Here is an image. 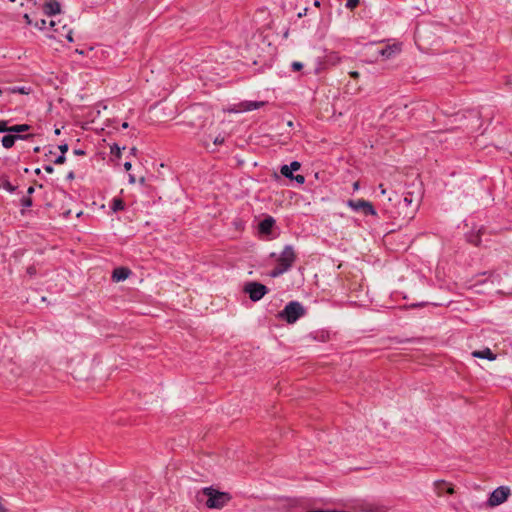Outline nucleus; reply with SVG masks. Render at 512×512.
Here are the masks:
<instances>
[{"instance_id": "f257e3e1", "label": "nucleus", "mask_w": 512, "mask_h": 512, "mask_svg": "<svg viewBox=\"0 0 512 512\" xmlns=\"http://www.w3.org/2000/svg\"><path fill=\"white\" fill-rule=\"evenodd\" d=\"M296 260V254L291 245H286L280 255L277 257V265L270 271L269 275L272 278H277L293 266Z\"/></svg>"}, {"instance_id": "f03ea898", "label": "nucleus", "mask_w": 512, "mask_h": 512, "mask_svg": "<svg viewBox=\"0 0 512 512\" xmlns=\"http://www.w3.org/2000/svg\"><path fill=\"white\" fill-rule=\"evenodd\" d=\"M201 494L207 497L205 504L210 509H222L232 499V496L228 492L218 491L212 486L204 487L201 490Z\"/></svg>"}, {"instance_id": "7ed1b4c3", "label": "nucleus", "mask_w": 512, "mask_h": 512, "mask_svg": "<svg viewBox=\"0 0 512 512\" xmlns=\"http://www.w3.org/2000/svg\"><path fill=\"white\" fill-rule=\"evenodd\" d=\"M304 315L305 308L303 305L298 301H291L279 312L278 317L289 324H293Z\"/></svg>"}, {"instance_id": "20e7f679", "label": "nucleus", "mask_w": 512, "mask_h": 512, "mask_svg": "<svg viewBox=\"0 0 512 512\" xmlns=\"http://www.w3.org/2000/svg\"><path fill=\"white\" fill-rule=\"evenodd\" d=\"M49 38L55 39L58 42H62L63 39L73 42L72 29L68 28L66 24H61V21H49Z\"/></svg>"}, {"instance_id": "39448f33", "label": "nucleus", "mask_w": 512, "mask_h": 512, "mask_svg": "<svg viewBox=\"0 0 512 512\" xmlns=\"http://www.w3.org/2000/svg\"><path fill=\"white\" fill-rule=\"evenodd\" d=\"M208 112L202 105L191 106L186 111L187 123L194 128L202 129L205 124Z\"/></svg>"}, {"instance_id": "423d86ee", "label": "nucleus", "mask_w": 512, "mask_h": 512, "mask_svg": "<svg viewBox=\"0 0 512 512\" xmlns=\"http://www.w3.org/2000/svg\"><path fill=\"white\" fill-rule=\"evenodd\" d=\"M420 198L418 196L414 197L413 193L408 192L405 194L404 198L399 202V209L403 211V218L412 219L419 207Z\"/></svg>"}, {"instance_id": "0eeeda50", "label": "nucleus", "mask_w": 512, "mask_h": 512, "mask_svg": "<svg viewBox=\"0 0 512 512\" xmlns=\"http://www.w3.org/2000/svg\"><path fill=\"white\" fill-rule=\"evenodd\" d=\"M243 290L249 295V298L253 302L261 300L269 292L266 285L255 281L247 282Z\"/></svg>"}, {"instance_id": "6e6552de", "label": "nucleus", "mask_w": 512, "mask_h": 512, "mask_svg": "<svg viewBox=\"0 0 512 512\" xmlns=\"http://www.w3.org/2000/svg\"><path fill=\"white\" fill-rule=\"evenodd\" d=\"M510 495V489L506 486L496 488L488 498V505L495 507L505 502Z\"/></svg>"}, {"instance_id": "1a4fd4ad", "label": "nucleus", "mask_w": 512, "mask_h": 512, "mask_svg": "<svg viewBox=\"0 0 512 512\" xmlns=\"http://www.w3.org/2000/svg\"><path fill=\"white\" fill-rule=\"evenodd\" d=\"M347 205L354 211H362L364 215H376L377 212L371 202L364 199L348 200Z\"/></svg>"}, {"instance_id": "9d476101", "label": "nucleus", "mask_w": 512, "mask_h": 512, "mask_svg": "<svg viewBox=\"0 0 512 512\" xmlns=\"http://www.w3.org/2000/svg\"><path fill=\"white\" fill-rule=\"evenodd\" d=\"M276 221L272 216L265 217L258 224V231L262 235H270L272 232V228L274 227Z\"/></svg>"}, {"instance_id": "9b49d317", "label": "nucleus", "mask_w": 512, "mask_h": 512, "mask_svg": "<svg viewBox=\"0 0 512 512\" xmlns=\"http://www.w3.org/2000/svg\"><path fill=\"white\" fill-rule=\"evenodd\" d=\"M301 167L300 162L292 161L289 165H283L280 169L281 174L288 179L293 177V172L298 171Z\"/></svg>"}, {"instance_id": "f8f14e48", "label": "nucleus", "mask_w": 512, "mask_h": 512, "mask_svg": "<svg viewBox=\"0 0 512 512\" xmlns=\"http://www.w3.org/2000/svg\"><path fill=\"white\" fill-rule=\"evenodd\" d=\"M32 135H14V134H8L2 137V145L4 148L9 149L12 148L15 144V141L17 139H27L31 137Z\"/></svg>"}, {"instance_id": "ddd939ff", "label": "nucleus", "mask_w": 512, "mask_h": 512, "mask_svg": "<svg viewBox=\"0 0 512 512\" xmlns=\"http://www.w3.org/2000/svg\"><path fill=\"white\" fill-rule=\"evenodd\" d=\"M131 274V270L127 267H118L112 273L113 281L120 282L126 280Z\"/></svg>"}, {"instance_id": "4468645a", "label": "nucleus", "mask_w": 512, "mask_h": 512, "mask_svg": "<svg viewBox=\"0 0 512 512\" xmlns=\"http://www.w3.org/2000/svg\"><path fill=\"white\" fill-rule=\"evenodd\" d=\"M473 357L480 358V359H487V360H494L496 358L495 354L489 349L486 348L481 351H474L472 353Z\"/></svg>"}, {"instance_id": "2eb2a0df", "label": "nucleus", "mask_w": 512, "mask_h": 512, "mask_svg": "<svg viewBox=\"0 0 512 512\" xmlns=\"http://www.w3.org/2000/svg\"><path fill=\"white\" fill-rule=\"evenodd\" d=\"M264 105V102H258V101H245L241 103V108L243 111H252L259 109Z\"/></svg>"}, {"instance_id": "dca6fc26", "label": "nucleus", "mask_w": 512, "mask_h": 512, "mask_svg": "<svg viewBox=\"0 0 512 512\" xmlns=\"http://www.w3.org/2000/svg\"><path fill=\"white\" fill-rule=\"evenodd\" d=\"M6 90H7V93L8 94H15V93H19V94H29L30 92V89L25 87V86H13V87H6Z\"/></svg>"}, {"instance_id": "f3484780", "label": "nucleus", "mask_w": 512, "mask_h": 512, "mask_svg": "<svg viewBox=\"0 0 512 512\" xmlns=\"http://www.w3.org/2000/svg\"><path fill=\"white\" fill-rule=\"evenodd\" d=\"M125 208V203L121 198H113L111 203V209L114 212L122 211Z\"/></svg>"}, {"instance_id": "a211bd4d", "label": "nucleus", "mask_w": 512, "mask_h": 512, "mask_svg": "<svg viewBox=\"0 0 512 512\" xmlns=\"http://www.w3.org/2000/svg\"><path fill=\"white\" fill-rule=\"evenodd\" d=\"M30 129L28 124H18L10 126V133H15L14 135H20L19 133L26 132Z\"/></svg>"}, {"instance_id": "6ab92c4d", "label": "nucleus", "mask_w": 512, "mask_h": 512, "mask_svg": "<svg viewBox=\"0 0 512 512\" xmlns=\"http://www.w3.org/2000/svg\"><path fill=\"white\" fill-rule=\"evenodd\" d=\"M0 188L5 189L9 193H13L16 190V186L12 185L7 178L0 179Z\"/></svg>"}, {"instance_id": "aec40b11", "label": "nucleus", "mask_w": 512, "mask_h": 512, "mask_svg": "<svg viewBox=\"0 0 512 512\" xmlns=\"http://www.w3.org/2000/svg\"><path fill=\"white\" fill-rule=\"evenodd\" d=\"M34 27H36L39 30L46 31L49 33V24L47 25L46 19H35L34 21Z\"/></svg>"}, {"instance_id": "412c9836", "label": "nucleus", "mask_w": 512, "mask_h": 512, "mask_svg": "<svg viewBox=\"0 0 512 512\" xmlns=\"http://www.w3.org/2000/svg\"><path fill=\"white\" fill-rule=\"evenodd\" d=\"M33 204L32 202V198L29 197V196H24L22 199H21V205L24 207V208H29L31 207Z\"/></svg>"}, {"instance_id": "4be33fe9", "label": "nucleus", "mask_w": 512, "mask_h": 512, "mask_svg": "<svg viewBox=\"0 0 512 512\" xmlns=\"http://www.w3.org/2000/svg\"><path fill=\"white\" fill-rule=\"evenodd\" d=\"M393 52H394V50L392 49V47H389V46H388V47H386V48H384V49L380 50V52H379V53H380L382 56H384V57H386V58H389V57H391V55L393 54Z\"/></svg>"}, {"instance_id": "5701e85b", "label": "nucleus", "mask_w": 512, "mask_h": 512, "mask_svg": "<svg viewBox=\"0 0 512 512\" xmlns=\"http://www.w3.org/2000/svg\"><path fill=\"white\" fill-rule=\"evenodd\" d=\"M110 152H111L112 155H115L118 158L121 156V149H120V147L117 144H113L110 147Z\"/></svg>"}, {"instance_id": "b1692460", "label": "nucleus", "mask_w": 512, "mask_h": 512, "mask_svg": "<svg viewBox=\"0 0 512 512\" xmlns=\"http://www.w3.org/2000/svg\"><path fill=\"white\" fill-rule=\"evenodd\" d=\"M359 4V0H347L345 6L349 10L355 9Z\"/></svg>"}, {"instance_id": "393cba45", "label": "nucleus", "mask_w": 512, "mask_h": 512, "mask_svg": "<svg viewBox=\"0 0 512 512\" xmlns=\"http://www.w3.org/2000/svg\"><path fill=\"white\" fill-rule=\"evenodd\" d=\"M9 132L10 133V126L7 125V121L0 120V133Z\"/></svg>"}, {"instance_id": "a878e982", "label": "nucleus", "mask_w": 512, "mask_h": 512, "mask_svg": "<svg viewBox=\"0 0 512 512\" xmlns=\"http://www.w3.org/2000/svg\"><path fill=\"white\" fill-rule=\"evenodd\" d=\"M290 180H294L298 184H304L305 177L303 175L297 174V175H293V177Z\"/></svg>"}, {"instance_id": "bb28decb", "label": "nucleus", "mask_w": 512, "mask_h": 512, "mask_svg": "<svg viewBox=\"0 0 512 512\" xmlns=\"http://www.w3.org/2000/svg\"><path fill=\"white\" fill-rule=\"evenodd\" d=\"M469 242L478 246L481 242V239H480V236L479 235H472L470 236L469 238Z\"/></svg>"}, {"instance_id": "cd10ccee", "label": "nucleus", "mask_w": 512, "mask_h": 512, "mask_svg": "<svg viewBox=\"0 0 512 512\" xmlns=\"http://www.w3.org/2000/svg\"><path fill=\"white\" fill-rule=\"evenodd\" d=\"M291 68L293 71H300L303 68V64L298 61H294L291 64Z\"/></svg>"}, {"instance_id": "c85d7f7f", "label": "nucleus", "mask_w": 512, "mask_h": 512, "mask_svg": "<svg viewBox=\"0 0 512 512\" xmlns=\"http://www.w3.org/2000/svg\"><path fill=\"white\" fill-rule=\"evenodd\" d=\"M66 161V157L65 155L63 154H60L55 160H54V164L56 165H61V164H64Z\"/></svg>"}, {"instance_id": "c756f323", "label": "nucleus", "mask_w": 512, "mask_h": 512, "mask_svg": "<svg viewBox=\"0 0 512 512\" xmlns=\"http://www.w3.org/2000/svg\"><path fill=\"white\" fill-rule=\"evenodd\" d=\"M58 149L60 150L61 154L65 155V153L68 151L69 146L67 143H62L58 146Z\"/></svg>"}, {"instance_id": "7c9ffc66", "label": "nucleus", "mask_w": 512, "mask_h": 512, "mask_svg": "<svg viewBox=\"0 0 512 512\" xmlns=\"http://www.w3.org/2000/svg\"><path fill=\"white\" fill-rule=\"evenodd\" d=\"M24 19H25V22L28 25H33L34 26V21H33V19L31 18V16L29 14H24Z\"/></svg>"}, {"instance_id": "2f4dec72", "label": "nucleus", "mask_w": 512, "mask_h": 512, "mask_svg": "<svg viewBox=\"0 0 512 512\" xmlns=\"http://www.w3.org/2000/svg\"><path fill=\"white\" fill-rule=\"evenodd\" d=\"M213 142L215 145H221L224 143V137L219 135V136L215 137Z\"/></svg>"}, {"instance_id": "473e14b6", "label": "nucleus", "mask_w": 512, "mask_h": 512, "mask_svg": "<svg viewBox=\"0 0 512 512\" xmlns=\"http://www.w3.org/2000/svg\"><path fill=\"white\" fill-rule=\"evenodd\" d=\"M43 168H44V170H45L47 173H49V174H51V173H53V172H54V168H53V166H52V165H44V167H43Z\"/></svg>"}, {"instance_id": "72a5a7b5", "label": "nucleus", "mask_w": 512, "mask_h": 512, "mask_svg": "<svg viewBox=\"0 0 512 512\" xmlns=\"http://www.w3.org/2000/svg\"><path fill=\"white\" fill-rule=\"evenodd\" d=\"M27 273H28L29 275H31V276H32V275H35V274H36V268H35L34 266H29V267L27 268Z\"/></svg>"}, {"instance_id": "f704fd0d", "label": "nucleus", "mask_w": 512, "mask_h": 512, "mask_svg": "<svg viewBox=\"0 0 512 512\" xmlns=\"http://www.w3.org/2000/svg\"><path fill=\"white\" fill-rule=\"evenodd\" d=\"M73 153L78 156L85 155V151L82 149H74Z\"/></svg>"}, {"instance_id": "c9c22d12", "label": "nucleus", "mask_w": 512, "mask_h": 512, "mask_svg": "<svg viewBox=\"0 0 512 512\" xmlns=\"http://www.w3.org/2000/svg\"><path fill=\"white\" fill-rule=\"evenodd\" d=\"M131 167H132L131 162L127 161V162L124 163V169L126 171H129L131 169Z\"/></svg>"}, {"instance_id": "e433bc0d", "label": "nucleus", "mask_w": 512, "mask_h": 512, "mask_svg": "<svg viewBox=\"0 0 512 512\" xmlns=\"http://www.w3.org/2000/svg\"><path fill=\"white\" fill-rule=\"evenodd\" d=\"M68 180H73L75 178V174L73 171H70L68 174H67V177H66Z\"/></svg>"}, {"instance_id": "4c0bfd02", "label": "nucleus", "mask_w": 512, "mask_h": 512, "mask_svg": "<svg viewBox=\"0 0 512 512\" xmlns=\"http://www.w3.org/2000/svg\"><path fill=\"white\" fill-rule=\"evenodd\" d=\"M350 76L354 79L358 78L359 77V72L357 71H351L350 72Z\"/></svg>"}, {"instance_id": "58836bf2", "label": "nucleus", "mask_w": 512, "mask_h": 512, "mask_svg": "<svg viewBox=\"0 0 512 512\" xmlns=\"http://www.w3.org/2000/svg\"><path fill=\"white\" fill-rule=\"evenodd\" d=\"M135 181H136L135 176H134L133 174H129V182H130L131 184H134V183H135Z\"/></svg>"}, {"instance_id": "ea45409f", "label": "nucleus", "mask_w": 512, "mask_h": 512, "mask_svg": "<svg viewBox=\"0 0 512 512\" xmlns=\"http://www.w3.org/2000/svg\"><path fill=\"white\" fill-rule=\"evenodd\" d=\"M34 191H35L34 187L30 186V187L28 188V190H27V194H28L27 196H29V197H30V195H31V194H33V193H34Z\"/></svg>"}, {"instance_id": "a19ab883", "label": "nucleus", "mask_w": 512, "mask_h": 512, "mask_svg": "<svg viewBox=\"0 0 512 512\" xmlns=\"http://www.w3.org/2000/svg\"><path fill=\"white\" fill-rule=\"evenodd\" d=\"M121 126L123 129H127L129 127V124L128 122H123Z\"/></svg>"}, {"instance_id": "79ce46f5", "label": "nucleus", "mask_w": 512, "mask_h": 512, "mask_svg": "<svg viewBox=\"0 0 512 512\" xmlns=\"http://www.w3.org/2000/svg\"><path fill=\"white\" fill-rule=\"evenodd\" d=\"M136 152H137V149H136L135 147H132V148L130 149V154L135 155V154H136Z\"/></svg>"}, {"instance_id": "37998d69", "label": "nucleus", "mask_w": 512, "mask_h": 512, "mask_svg": "<svg viewBox=\"0 0 512 512\" xmlns=\"http://www.w3.org/2000/svg\"><path fill=\"white\" fill-rule=\"evenodd\" d=\"M379 189L381 190V193H382V194H385V193H386V190L383 188V185H382V184H380V185H379Z\"/></svg>"}, {"instance_id": "c03bdc74", "label": "nucleus", "mask_w": 512, "mask_h": 512, "mask_svg": "<svg viewBox=\"0 0 512 512\" xmlns=\"http://www.w3.org/2000/svg\"><path fill=\"white\" fill-rule=\"evenodd\" d=\"M307 8L304 9V12L298 13V17H302L304 14H306Z\"/></svg>"}, {"instance_id": "a18cd8bd", "label": "nucleus", "mask_w": 512, "mask_h": 512, "mask_svg": "<svg viewBox=\"0 0 512 512\" xmlns=\"http://www.w3.org/2000/svg\"><path fill=\"white\" fill-rule=\"evenodd\" d=\"M3 93H7L6 87L5 88H0V95L3 94Z\"/></svg>"}, {"instance_id": "49530a36", "label": "nucleus", "mask_w": 512, "mask_h": 512, "mask_svg": "<svg viewBox=\"0 0 512 512\" xmlns=\"http://www.w3.org/2000/svg\"><path fill=\"white\" fill-rule=\"evenodd\" d=\"M40 149H41V148H40L39 146H37V147H35V148L33 149V151H34L35 153H39V152H40Z\"/></svg>"}, {"instance_id": "de8ad7c7", "label": "nucleus", "mask_w": 512, "mask_h": 512, "mask_svg": "<svg viewBox=\"0 0 512 512\" xmlns=\"http://www.w3.org/2000/svg\"><path fill=\"white\" fill-rule=\"evenodd\" d=\"M54 133H55L56 135H60L61 130H60L59 128H56V129H55V131H54Z\"/></svg>"}, {"instance_id": "09e8293b", "label": "nucleus", "mask_w": 512, "mask_h": 512, "mask_svg": "<svg viewBox=\"0 0 512 512\" xmlns=\"http://www.w3.org/2000/svg\"><path fill=\"white\" fill-rule=\"evenodd\" d=\"M52 154H53V151L49 150L47 153H45V156H49V155H52Z\"/></svg>"}, {"instance_id": "8fccbe9b", "label": "nucleus", "mask_w": 512, "mask_h": 512, "mask_svg": "<svg viewBox=\"0 0 512 512\" xmlns=\"http://www.w3.org/2000/svg\"><path fill=\"white\" fill-rule=\"evenodd\" d=\"M40 172H41V171H40V169H39V168L35 169V173H36V174H40Z\"/></svg>"}, {"instance_id": "3c124183", "label": "nucleus", "mask_w": 512, "mask_h": 512, "mask_svg": "<svg viewBox=\"0 0 512 512\" xmlns=\"http://www.w3.org/2000/svg\"><path fill=\"white\" fill-rule=\"evenodd\" d=\"M270 257H276V253L272 252V253L270 254Z\"/></svg>"}, {"instance_id": "603ef678", "label": "nucleus", "mask_w": 512, "mask_h": 512, "mask_svg": "<svg viewBox=\"0 0 512 512\" xmlns=\"http://www.w3.org/2000/svg\"><path fill=\"white\" fill-rule=\"evenodd\" d=\"M448 492L452 494L453 493V488H449Z\"/></svg>"}, {"instance_id": "864d4df0", "label": "nucleus", "mask_w": 512, "mask_h": 512, "mask_svg": "<svg viewBox=\"0 0 512 512\" xmlns=\"http://www.w3.org/2000/svg\"><path fill=\"white\" fill-rule=\"evenodd\" d=\"M412 306L413 307H419V306H421V304H413Z\"/></svg>"}, {"instance_id": "5fc2aeb1", "label": "nucleus", "mask_w": 512, "mask_h": 512, "mask_svg": "<svg viewBox=\"0 0 512 512\" xmlns=\"http://www.w3.org/2000/svg\"><path fill=\"white\" fill-rule=\"evenodd\" d=\"M354 188H355V189H357V188H358V183H357V182L354 184Z\"/></svg>"}]
</instances>
